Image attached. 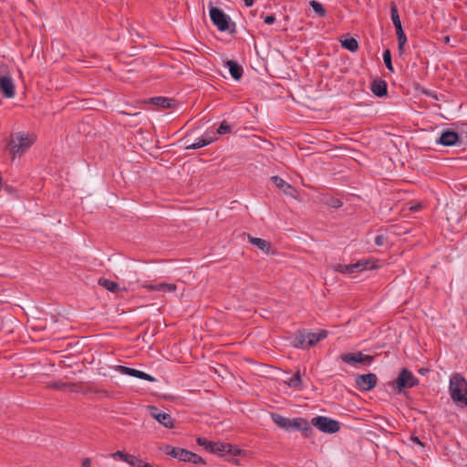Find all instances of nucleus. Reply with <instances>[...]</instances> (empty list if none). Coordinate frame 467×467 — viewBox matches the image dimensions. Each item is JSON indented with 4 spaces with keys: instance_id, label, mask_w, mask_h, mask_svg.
Masks as SVG:
<instances>
[{
    "instance_id": "obj_1",
    "label": "nucleus",
    "mask_w": 467,
    "mask_h": 467,
    "mask_svg": "<svg viewBox=\"0 0 467 467\" xmlns=\"http://www.w3.org/2000/svg\"><path fill=\"white\" fill-rule=\"evenodd\" d=\"M449 390L456 403L467 407V381L459 373H453L450 378Z\"/></svg>"
},
{
    "instance_id": "obj_2",
    "label": "nucleus",
    "mask_w": 467,
    "mask_h": 467,
    "mask_svg": "<svg viewBox=\"0 0 467 467\" xmlns=\"http://www.w3.org/2000/svg\"><path fill=\"white\" fill-rule=\"evenodd\" d=\"M271 419L278 427L287 431L296 430L301 431L307 435V432L312 431L307 420L303 418L288 419L281 414L272 413Z\"/></svg>"
},
{
    "instance_id": "obj_3",
    "label": "nucleus",
    "mask_w": 467,
    "mask_h": 467,
    "mask_svg": "<svg viewBox=\"0 0 467 467\" xmlns=\"http://www.w3.org/2000/svg\"><path fill=\"white\" fill-rule=\"evenodd\" d=\"M36 138L33 135H27L18 132L11 140V152L14 158L20 157L35 142Z\"/></svg>"
},
{
    "instance_id": "obj_4",
    "label": "nucleus",
    "mask_w": 467,
    "mask_h": 467,
    "mask_svg": "<svg viewBox=\"0 0 467 467\" xmlns=\"http://www.w3.org/2000/svg\"><path fill=\"white\" fill-rule=\"evenodd\" d=\"M0 94L6 99H13L16 95L15 84L6 65L0 63Z\"/></svg>"
},
{
    "instance_id": "obj_5",
    "label": "nucleus",
    "mask_w": 467,
    "mask_h": 467,
    "mask_svg": "<svg viewBox=\"0 0 467 467\" xmlns=\"http://www.w3.org/2000/svg\"><path fill=\"white\" fill-rule=\"evenodd\" d=\"M376 267H377V265L373 262H370L368 260H360L355 264H350V265L338 264V265H334L333 269L337 272L349 275V274H353V273L361 272L368 268L374 269Z\"/></svg>"
},
{
    "instance_id": "obj_6",
    "label": "nucleus",
    "mask_w": 467,
    "mask_h": 467,
    "mask_svg": "<svg viewBox=\"0 0 467 467\" xmlns=\"http://www.w3.org/2000/svg\"><path fill=\"white\" fill-rule=\"evenodd\" d=\"M392 384L396 385L399 391H401L404 389H410L417 386L419 384V379L414 377L408 368H403Z\"/></svg>"
},
{
    "instance_id": "obj_7",
    "label": "nucleus",
    "mask_w": 467,
    "mask_h": 467,
    "mask_svg": "<svg viewBox=\"0 0 467 467\" xmlns=\"http://www.w3.org/2000/svg\"><path fill=\"white\" fill-rule=\"evenodd\" d=\"M311 423L320 431L325 433H336L339 431V423L327 417L317 416L312 419Z\"/></svg>"
},
{
    "instance_id": "obj_8",
    "label": "nucleus",
    "mask_w": 467,
    "mask_h": 467,
    "mask_svg": "<svg viewBox=\"0 0 467 467\" xmlns=\"http://www.w3.org/2000/svg\"><path fill=\"white\" fill-rule=\"evenodd\" d=\"M210 17L220 31L223 32L229 29L230 17L220 8L212 6L210 9Z\"/></svg>"
},
{
    "instance_id": "obj_9",
    "label": "nucleus",
    "mask_w": 467,
    "mask_h": 467,
    "mask_svg": "<svg viewBox=\"0 0 467 467\" xmlns=\"http://www.w3.org/2000/svg\"><path fill=\"white\" fill-rule=\"evenodd\" d=\"M148 410L150 415L163 427L168 429L174 428L175 420L170 413L164 412L155 406H149Z\"/></svg>"
},
{
    "instance_id": "obj_10",
    "label": "nucleus",
    "mask_w": 467,
    "mask_h": 467,
    "mask_svg": "<svg viewBox=\"0 0 467 467\" xmlns=\"http://www.w3.org/2000/svg\"><path fill=\"white\" fill-rule=\"evenodd\" d=\"M378 382V378L374 373L358 375L355 379L356 385L362 390L368 391L373 389Z\"/></svg>"
},
{
    "instance_id": "obj_11",
    "label": "nucleus",
    "mask_w": 467,
    "mask_h": 467,
    "mask_svg": "<svg viewBox=\"0 0 467 467\" xmlns=\"http://www.w3.org/2000/svg\"><path fill=\"white\" fill-rule=\"evenodd\" d=\"M340 359L345 363H361L365 361L371 363L373 357L365 355L361 351H357L353 353L343 354L340 356Z\"/></svg>"
},
{
    "instance_id": "obj_12",
    "label": "nucleus",
    "mask_w": 467,
    "mask_h": 467,
    "mask_svg": "<svg viewBox=\"0 0 467 467\" xmlns=\"http://www.w3.org/2000/svg\"><path fill=\"white\" fill-rule=\"evenodd\" d=\"M117 370L121 372L122 374L135 377V378L144 379V380H147L150 382H153L156 380L155 378H153L152 376H150L148 373H145L141 370H138L135 368H128L125 366H118Z\"/></svg>"
},
{
    "instance_id": "obj_13",
    "label": "nucleus",
    "mask_w": 467,
    "mask_h": 467,
    "mask_svg": "<svg viewBox=\"0 0 467 467\" xmlns=\"http://www.w3.org/2000/svg\"><path fill=\"white\" fill-rule=\"evenodd\" d=\"M177 460L184 462H192L196 465L205 464V461L200 455L182 448L180 450Z\"/></svg>"
},
{
    "instance_id": "obj_14",
    "label": "nucleus",
    "mask_w": 467,
    "mask_h": 467,
    "mask_svg": "<svg viewBox=\"0 0 467 467\" xmlns=\"http://www.w3.org/2000/svg\"><path fill=\"white\" fill-rule=\"evenodd\" d=\"M142 287L149 291H157L161 293H173L177 290V285L171 283H159V284H143Z\"/></svg>"
},
{
    "instance_id": "obj_15",
    "label": "nucleus",
    "mask_w": 467,
    "mask_h": 467,
    "mask_svg": "<svg viewBox=\"0 0 467 467\" xmlns=\"http://www.w3.org/2000/svg\"><path fill=\"white\" fill-rule=\"evenodd\" d=\"M459 140V135L457 132L452 130H445L443 131L439 140H437L438 144H441L442 146H453L455 145Z\"/></svg>"
},
{
    "instance_id": "obj_16",
    "label": "nucleus",
    "mask_w": 467,
    "mask_h": 467,
    "mask_svg": "<svg viewBox=\"0 0 467 467\" xmlns=\"http://www.w3.org/2000/svg\"><path fill=\"white\" fill-rule=\"evenodd\" d=\"M210 452L218 453V454H224V453H230V454H235L236 450L234 449V447L229 443H223V442H212L211 449L209 451Z\"/></svg>"
},
{
    "instance_id": "obj_17",
    "label": "nucleus",
    "mask_w": 467,
    "mask_h": 467,
    "mask_svg": "<svg viewBox=\"0 0 467 467\" xmlns=\"http://www.w3.org/2000/svg\"><path fill=\"white\" fill-rule=\"evenodd\" d=\"M248 241L251 244L258 247L261 251L266 254L271 253V244L265 239L254 237L251 234L247 235Z\"/></svg>"
},
{
    "instance_id": "obj_18",
    "label": "nucleus",
    "mask_w": 467,
    "mask_h": 467,
    "mask_svg": "<svg viewBox=\"0 0 467 467\" xmlns=\"http://www.w3.org/2000/svg\"><path fill=\"white\" fill-rule=\"evenodd\" d=\"M271 181L275 183V185L278 188L283 190L284 193L286 195L294 196L293 192H295L294 187L285 182L281 177L275 175L271 177Z\"/></svg>"
},
{
    "instance_id": "obj_19",
    "label": "nucleus",
    "mask_w": 467,
    "mask_h": 467,
    "mask_svg": "<svg viewBox=\"0 0 467 467\" xmlns=\"http://www.w3.org/2000/svg\"><path fill=\"white\" fill-rule=\"evenodd\" d=\"M371 92L379 98H382L387 94V83L384 80L377 79L371 84Z\"/></svg>"
},
{
    "instance_id": "obj_20",
    "label": "nucleus",
    "mask_w": 467,
    "mask_h": 467,
    "mask_svg": "<svg viewBox=\"0 0 467 467\" xmlns=\"http://www.w3.org/2000/svg\"><path fill=\"white\" fill-rule=\"evenodd\" d=\"M226 66L229 68V72L232 78L235 80H239L243 76V67L234 60H228Z\"/></svg>"
},
{
    "instance_id": "obj_21",
    "label": "nucleus",
    "mask_w": 467,
    "mask_h": 467,
    "mask_svg": "<svg viewBox=\"0 0 467 467\" xmlns=\"http://www.w3.org/2000/svg\"><path fill=\"white\" fill-rule=\"evenodd\" d=\"M327 337V332L326 330H320L317 333H308L306 335V347H313L317 345L319 341L326 338Z\"/></svg>"
},
{
    "instance_id": "obj_22",
    "label": "nucleus",
    "mask_w": 467,
    "mask_h": 467,
    "mask_svg": "<svg viewBox=\"0 0 467 467\" xmlns=\"http://www.w3.org/2000/svg\"><path fill=\"white\" fill-rule=\"evenodd\" d=\"M340 44L344 48L351 52H355L358 49V42L357 41V39L352 36H349L348 35L344 36L340 39Z\"/></svg>"
},
{
    "instance_id": "obj_23",
    "label": "nucleus",
    "mask_w": 467,
    "mask_h": 467,
    "mask_svg": "<svg viewBox=\"0 0 467 467\" xmlns=\"http://www.w3.org/2000/svg\"><path fill=\"white\" fill-rule=\"evenodd\" d=\"M284 384L287 387L294 389H301L302 387V379L301 373L297 370L292 377L284 380Z\"/></svg>"
},
{
    "instance_id": "obj_24",
    "label": "nucleus",
    "mask_w": 467,
    "mask_h": 467,
    "mask_svg": "<svg viewBox=\"0 0 467 467\" xmlns=\"http://www.w3.org/2000/svg\"><path fill=\"white\" fill-rule=\"evenodd\" d=\"M213 140H214V139L212 137H201V138H198L194 142L187 144L186 149L187 150L200 149L206 145H209Z\"/></svg>"
},
{
    "instance_id": "obj_25",
    "label": "nucleus",
    "mask_w": 467,
    "mask_h": 467,
    "mask_svg": "<svg viewBox=\"0 0 467 467\" xmlns=\"http://www.w3.org/2000/svg\"><path fill=\"white\" fill-rule=\"evenodd\" d=\"M99 285L100 286H102L103 288H105L106 290L112 292V293L121 291V290H126L125 288L120 289L118 283L111 281L109 279H107V278H100L99 280Z\"/></svg>"
},
{
    "instance_id": "obj_26",
    "label": "nucleus",
    "mask_w": 467,
    "mask_h": 467,
    "mask_svg": "<svg viewBox=\"0 0 467 467\" xmlns=\"http://www.w3.org/2000/svg\"><path fill=\"white\" fill-rule=\"evenodd\" d=\"M150 103L160 106L163 109H170L173 106L174 100L164 97H155L150 99Z\"/></svg>"
},
{
    "instance_id": "obj_27",
    "label": "nucleus",
    "mask_w": 467,
    "mask_h": 467,
    "mask_svg": "<svg viewBox=\"0 0 467 467\" xmlns=\"http://www.w3.org/2000/svg\"><path fill=\"white\" fill-rule=\"evenodd\" d=\"M390 14H391V20L395 26L396 32H400V30H403L402 26H401V21L400 19L398 8L395 4L391 5Z\"/></svg>"
},
{
    "instance_id": "obj_28",
    "label": "nucleus",
    "mask_w": 467,
    "mask_h": 467,
    "mask_svg": "<svg viewBox=\"0 0 467 467\" xmlns=\"http://www.w3.org/2000/svg\"><path fill=\"white\" fill-rule=\"evenodd\" d=\"M309 5L310 6L312 7V9L315 11V13L319 16V17H324L326 16V9L324 8L323 5L316 0H312L309 2Z\"/></svg>"
},
{
    "instance_id": "obj_29",
    "label": "nucleus",
    "mask_w": 467,
    "mask_h": 467,
    "mask_svg": "<svg viewBox=\"0 0 467 467\" xmlns=\"http://www.w3.org/2000/svg\"><path fill=\"white\" fill-rule=\"evenodd\" d=\"M127 463L131 467H148L150 464L149 462L133 454L130 456Z\"/></svg>"
},
{
    "instance_id": "obj_30",
    "label": "nucleus",
    "mask_w": 467,
    "mask_h": 467,
    "mask_svg": "<svg viewBox=\"0 0 467 467\" xmlns=\"http://www.w3.org/2000/svg\"><path fill=\"white\" fill-rule=\"evenodd\" d=\"M180 450L181 448L180 447H173L171 445H169V444H165L163 447H162V451L174 458V459H178V454L180 452Z\"/></svg>"
},
{
    "instance_id": "obj_31",
    "label": "nucleus",
    "mask_w": 467,
    "mask_h": 467,
    "mask_svg": "<svg viewBox=\"0 0 467 467\" xmlns=\"http://www.w3.org/2000/svg\"><path fill=\"white\" fill-rule=\"evenodd\" d=\"M397 38H398V49L400 54H402L404 51V47L407 43V36L403 30H400V32H396Z\"/></svg>"
},
{
    "instance_id": "obj_32",
    "label": "nucleus",
    "mask_w": 467,
    "mask_h": 467,
    "mask_svg": "<svg viewBox=\"0 0 467 467\" xmlns=\"http://www.w3.org/2000/svg\"><path fill=\"white\" fill-rule=\"evenodd\" d=\"M383 60L386 65V67L390 71L393 72L394 68L391 62V54L389 49H386L383 53Z\"/></svg>"
},
{
    "instance_id": "obj_33",
    "label": "nucleus",
    "mask_w": 467,
    "mask_h": 467,
    "mask_svg": "<svg viewBox=\"0 0 467 467\" xmlns=\"http://www.w3.org/2000/svg\"><path fill=\"white\" fill-rule=\"evenodd\" d=\"M232 131V127L227 121L223 120L217 129V133L220 135L228 134Z\"/></svg>"
},
{
    "instance_id": "obj_34",
    "label": "nucleus",
    "mask_w": 467,
    "mask_h": 467,
    "mask_svg": "<svg viewBox=\"0 0 467 467\" xmlns=\"http://www.w3.org/2000/svg\"><path fill=\"white\" fill-rule=\"evenodd\" d=\"M131 455L132 454L127 453L123 451H117L111 453V457L113 459L119 458L125 462H128V461L130 460Z\"/></svg>"
},
{
    "instance_id": "obj_35",
    "label": "nucleus",
    "mask_w": 467,
    "mask_h": 467,
    "mask_svg": "<svg viewBox=\"0 0 467 467\" xmlns=\"http://www.w3.org/2000/svg\"><path fill=\"white\" fill-rule=\"evenodd\" d=\"M306 341H307L306 336L300 335V336L296 337L294 345L296 348H306Z\"/></svg>"
},
{
    "instance_id": "obj_36",
    "label": "nucleus",
    "mask_w": 467,
    "mask_h": 467,
    "mask_svg": "<svg viewBox=\"0 0 467 467\" xmlns=\"http://www.w3.org/2000/svg\"><path fill=\"white\" fill-rule=\"evenodd\" d=\"M196 441L198 445L204 447L207 451H210L213 441H209L205 438L202 437L197 438Z\"/></svg>"
},
{
    "instance_id": "obj_37",
    "label": "nucleus",
    "mask_w": 467,
    "mask_h": 467,
    "mask_svg": "<svg viewBox=\"0 0 467 467\" xmlns=\"http://www.w3.org/2000/svg\"><path fill=\"white\" fill-rule=\"evenodd\" d=\"M66 387H67V384L60 382V381L52 382L48 385V388L55 389H63Z\"/></svg>"
},
{
    "instance_id": "obj_38",
    "label": "nucleus",
    "mask_w": 467,
    "mask_h": 467,
    "mask_svg": "<svg viewBox=\"0 0 467 467\" xmlns=\"http://www.w3.org/2000/svg\"><path fill=\"white\" fill-rule=\"evenodd\" d=\"M343 202L339 199L332 198L329 202V205L333 208H340Z\"/></svg>"
},
{
    "instance_id": "obj_39",
    "label": "nucleus",
    "mask_w": 467,
    "mask_h": 467,
    "mask_svg": "<svg viewBox=\"0 0 467 467\" xmlns=\"http://www.w3.org/2000/svg\"><path fill=\"white\" fill-rule=\"evenodd\" d=\"M384 240H385V237L383 235H381V234L377 235L375 238V244L379 246H381L384 244Z\"/></svg>"
},
{
    "instance_id": "obj_40",
    "label": "nucleus",
    "mask_w": 467,
    "mask_h": 467,
    "mask_svg": "<svg viewBox=\"0 0 467 467\" xmlns=\"http://www.w3.org/2000/svg\"><path fill=\"white\" fill-rule=\"evenodd\" d=\"M275 21V17L273 15H268L265 17V23L267 25H272Z\"/></svg>"
},
{
    "instance_id": "obj_41",
    "label": "nucleus",
    "mask_w": 467,
    "mask_h": 467,
    "mask_svg": "<svg viewBox=\"0 0 467 467\" xmlns=\"http://www.w3.org/2000/svg\"><path fill=\"white\" fill-rule=\"evenodd\" d=\"M82 467H90L91 466V460L89 458H84L82 460Z\"/></svg>"
},
{
    "instance_id": "obj_42",
    "label": "nucleus",
    "mask_w": 467,
    "mask_h": 467,
    "mask_svg": "<svg viewBox=\"0 0 467 467\" xmlns=\"http://www.w3.org/2000/svg\"><path fill=\"white\" fill-rule=\"evenodd\" d=\"M410 441L420 445L421 447H424L423 443L420 441V439L417 436H411Z\"/></svg>"
},
{
    "instance_id": "obj_43",
    "label": "nucleus",
    "mask_w": 467,
    "mask_h": 467,
    "mask_svg": "<svg viewBox=\"0 0 467 467\" xmlns=\"http://www.w3.org/2000/svg\"><path fill=\"white\" fill-rule=\"evenodd\" d=\"M244 2L247 7H250L254 5V0H244Z\"/></svg>"
},
{
    "instance_id": "obj_44",
    "label": "nucleus",
    "mask_w": 467,
    "mask_h": 467,
    "mask_svg": "<svg viewBox=\"0 0 467 467\" xmlns=\"http://www.w3.org/2000/svg\"><path fill=\"white\" fill-rule=\"evenodd\" d=\"M450 40H451V38H450V36H443V38H442V41H443V43H445V44H449V43H450Z\"/></svg>"
},
{
    "instance_id": "obj_45",
    "label": "nucleus",
    "mask_w": 467,
    "mask_h": 467,
    "mask_svg": "<svg viewBox=\"0 0 467 467\" xmlns=\"http://www.w3.org/2000/svg\"><path fill=\"white\" fill-rule=\"evenodd\" d=\"M420 207H421V206H420V204L414 205V206H411V207H410V210H411V211H418V210H420Z\"/></svg>"
},
{
    "instance_id": "obj_46",
    "label": "nucleus",
    "mask_w": 467,
    "mask_h": 467,
    "mask_svg": "<svg viewBox=\"0 0 467 467\" xmlns=\"http://www.w3.org/2000/svg\"><path fill=\"white\" fill-rule=\"evenodd\" d=\"M119 114H123V115H130V116H131V115H132V114H130V113H127L126 111H123V110H119ZM137 114H138V113H134L133 115H137Z\"/></svg>"
},
{
    "instance_id": "obj_47",
    "label": "nucleus",
    "mask_w": 467,
    "mask_h": 467,
    "mask_svg": "<svg viewBox=\"0 0 467 467\" xmlns=\"http://www.w3.org/2000/svg\"><path fill=\"white\" fill-rule=\"evenodd\" d=\"M148 467H153V466L150 463Z\"/></svg>"
}]
</instances>
